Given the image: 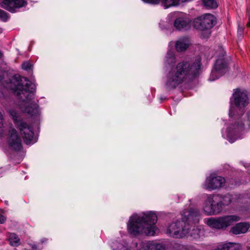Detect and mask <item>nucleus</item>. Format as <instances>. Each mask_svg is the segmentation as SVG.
I'll use <instances>...</instances> for the list:
<instances>
[{
  "label": "nucleus",
  "mask_w": 250,
  "mask_h": 250,
  "mask_svg": "<svg viewBox=\"0 0 250 250\" xmlns=\"http://www.w3.org/2000/svg\"><path fill=\"white\" fill-rule=\"evenodd\" d=\"M10 87L15 91L20 99L29 104L23 111L31 115H35L39 112V106L33 99H34L36 90L35 85L24 77L15 76L11 80Z\"/></svg>",
  "instance_id": "nucleus-1"
},
{
  "label": "nucleus",
  "mask_w": 250,
  "mask_h": 250,
  "mask_svg": "<svg viewBox=\"0 0 250 250\" xmlns=\"http://www.w3.org/2000/svg\"><path fill=\"white\" fill-rule=\"evenodd\" d=\"M201 60L197 59L194 62H182L169 71L166 83L168 89L175 88L187 79L192 78L199 73Z\"/></svg>",
  "instance_id": "nucleus-2"
},
{
  "label": "nucleus",
  "mask_w": 250,
  "mask_h": 250,
  "mask_svg": "<svg viewBox=\"0 0 250 250\" xmlns=\"http://www.w3.org/2000/svg\"><path fill=\"white\" fill-rule=\"evenodd\" d=\"M157 221V216L153 212L144 213L142 215L133 214L127 223L128 231L135 236L139 234L153 236L157 230L155 226Z\"/></svg>",
  "instance_id": "nucleus-3"
},
{
  "label": "nucleus",
  "mask_w": 250,
  "mask_h": 250,
  "mask_svg": "<svg viewBox=\"0 0 250 250\" xmlns=\"http://www.w3.org/2000/svg\"><path fill=\"white\" fill-rule=\"evenodd\" d=\"M199 215V211L197 209L190 208L184 211L182 214V220L170 224L167 228V233L175 238H180L185 236L189 232V229L188 225H186V222H198Z\"/></svg>",
  "instance_id": "nucleus-4"
},
{
  "label": "nucleus",
  "mask_w": 250,
  "mask_h": 250,
  "mask_svg": "<svg viewBox=\"0 0 250 250\" xmlns=\"http://www.w3.org/2000/svg\"><path fill=\"white\" fill-rule=\"evenodd\" d=\"M15 125L19 128L22 136L24 142L27 145H31L36 142V138L34 137V132L32 127L24 122L19 117L17 112L14 110L9 111Z\"/></svg>",
  "instance_id": "nucleus-5"
},
{
  "label": "nucleus",
  "mask_w": 250,
  "mask_h": 250,
  "mask_svg": "<svg viewBox=\"0 0 250 250\" xmlns=\"http://www.w3.org/2000/svg\"><path fill=\"white\" fill-rule=\"evenodd\" d=\"M240 220V217L236 215H225L216 218L211 217L208 220L207 225L211 228L225 229Z\"/></svg>",
  "instance_id": "nucleus-6"
},
{
  "label": "nucleus",
  "mask_w": 250,
  "mask_h": 250,
  "mask_svg": "<svg viewBox=\"0 0 250 250\" xmlns=\"http://www.w3.org/2000/svg\"><path fill=\"white\" fill-rule=\"evenodd\" d=\"M215 19L214 16L210 14H206L194 20L193 26L202 31L206 30L208 37L210 33L209 30L215 25Z\"/></svg>",
  "instance_id": "nucleus-7"
},
{
  "label": "nucleus",
  "mask_w": 250,
  "mask_h": 250,
  "mask_svg": "<svg viewBox=\"0 0 250 250\" xmlns=\"http://www.w3.org/2000/svg\"><path fill=\"white\" fill-rule=\"evenodd\" d=\"M232 103L240 110L246 107L249 104V98L246 91L240 89L234 90Z\"/></svg>",
  "instance_id": "nucleus-8"
},
{
  "label": "nucleus",
  "mask_w": 250,
  "mask_h": 250,
  "mask_svg": "<svg viewBox=\"0 0 250 250\" xmlns=\"http://www.w3.org/2000/svg\"><path fill=\"white\" fill-rule=\"evenodd\" d=\"M228 69V65L224 59L222 58L217 59L211 71L209 81H213L218 79L226 73Z\"/></svg>",
  "instance_id": "nucleus-9"
},
{
  "label": "nucleus",
  "mask_w": 250,
  "mask_h": 250,
  "mask_svg": "<svg viewBox=\"0 0 250 250\" xmlns=\"http://www.w3.org/2000/svg\"><path fill=\"white\" fill-rule=\"evenodd\" d=\"M225 183L224 178L210 174L208 177L203 185V188L209 190H213L221 188Z\"/></svg>",
  "instance_id": "nucleus-10"
},
{
  "label": "nucleus",
  "mask_w": 250,
  "mask_h": 250,
  "mask_svg": "<svg viewBox=\"0 0 250 250\" xmlns=\"http://www.w3.org/2000/svg\"><path fill=\"white\" fill-rule=\"evenodd\" d=\"M9 148L15 151H20L22 148L21 140L16 130L12 128L9 130L7 138Z\"/></svg>",
  "instance_id": "nucleus-11"
},
{
  "label": "nucleus",
  "mask_w": 250,
  "mask_h": 250,
  "mask_svg": "<svg viewBox=\"0 0 250 250\" xmlns=\"http://www.w3.org/2000/svg\"><path fill=\"white\" fill-rule=\"evenodd\" d=\"M27 4L26 0H3L1 5L4 9L14 12L16 9L25 7Z\"/></svg>",
  "instance_id": "nucleus-12"
},
{
  "label": "nucleus",
  "mask_w": 250,
  "mask_h": 250,
  "mask_svg": "<svg viewBox=\"0 0 250 250\" xmlns=\"http://www.w3.org/2000/svg\"><path fill=\"white\" fill-rule=\"evenodd\" d=\"M137 247V250H165L166 248L164 244L155 241L142 242Z\"/></svg>",
  "instance_id": "nucleus-13"
},
{
  "label": "nucleus",
  "mask_w": 250,
  "mask_h": 250,
  "mask_svg": "<svg viewBox=\"0 0 250 250\" xmlns=\"http://www.w3.org/2000/svg\"><path fill=\"white\" fill-rule=\"evenodd\" d=\"M203 210L207 215L217 214L220 213V208H218L217 204H214L213 198L209 196L204 203Z\"/></svg>",
  "instance_id": "nucleus-14"
},
{
  "label": "nucleus",
  "mask_w": 250,
  "mask_h": 250,
  "mask_svg": "<svg viewBox=\"0 0 250 250\" xmlns=\"http://www.w3.org/2000/svg\"><path fill=\"white\" fill-rule=\"evenodd\" d=\"M190 21L185 17L176 19L174 23V27L178 30H186L190 27Z\"/></svg>",
  "instance_id": "nucleus-15"
},
{
  "label": "nucleus",
  "mask_w": 250,
  "mask_h": 250,
  "mask_svg": "<svg viewBox=\"0 0 250 250\" xmlns=\"http://www.w3.org/2000/svg\"><path fill=\"white\" fill-rule=\"evenodd\" d=\"M244 128V123L240 117L232 124L230 125L228 128V132L231 134H234L242 131Z\"/></svg>",
  "instance_id": "nucleus-16"
},
{
  "label": "nucleus",
  "mask_w": 250,
  "mask_h": 250,
  "mask_svg": "<svg viewBox=\"0 0 250 250\" xmlns=\"http://www.w3.org/2000/svg\"><path fill=\"white\" fill-rule=\"evenodd\" d=\"M250 227L249 223L241 222L237 223L231 228L230 232L234 234H240L246 233Z\"/></svg>",
  "instance_id": "nucleus-17"
},
{
  "label": "nucleus",
  "mask_w": 250,
  "mask_h": 250,
  "mask_svg": "<svg viewBox=\"0 0 250 250\" xmlns=\"http://www.w3.org/2000/svg\"><path fill=\"white\" fill-rule=\"evenodd\" d=\"M189 45V40L187 37L180 38L176 42V49L178 51L186 50Z\"/></svg>",
  "instance_id": "nucleus-18"
},
{
  "label": "nucleus",
  "mask_w": 250,
  "mask_h": 250,
  "mask_svg": "<svg viewBox=\"0 0 250 250\" xmlns=\"http://www.w3.org/2000/svg\"><path fill=\"white\" fill-rule=\"evenodd\" d=\"M231 202V197L229 194H227L222 197V200L217 203L218 208H220V212L223 209L224 206H228Z\"/></svg>",
  "instance_id": "nucleus-19"
},
{
  "label": "nucleus",
  "mask_w": 250,
  "mask_h": 250,
  "mask_svg": "<svg viewBox=\"0 0 250 250\" xmlns=\"http://www.w3.org/2000/svg\"><path fill=\"white\" fill-rule=\"evenodd\" d=\"M236 245V243L230 242L220 243L215 250H235Z\"/></svg>",
  "instance_id": "nucleus-20"
},
{
  "label": "nucleus",
  "mask_w": 250,
  "mask_h": 250,
  "mask_svg": "<svg viewBox=\"0 0 250 250\" xmlns=\"http://www.w3.org/2000/svg\"><path fill=\"white\" fill-rule=\"evenodd\" d=\"M9 241L11 245L13 246H18L20 243V239L17 235L14 233L9 234Z\"/></svg>",
  "instance_id": "nucleus-21"
},
{
  "label": "nucleus",
  "mask_w": 250,
  "mask_h": 250,
  "mask_svg": "<svg viewBox=\"0 0 250 250\" xmlns=\"http://www.w3.org/2000/svg\"><path fill=\"white\" fill-rule=\"evenodd\" d=\"M160 2L166 8L179 5L181 2L180 0H160Z\"/></svg>",
  "instance_id": "nucleus-22"
},
{
  "label": "nucleus",
  "mask_w": 250,
  "mask_h": 250,
  "mask_svg": "<svg viewBox=\"0 0 250 250\" xmlns=\"http://www.w3.org/2000/svg\"><path fill=\"white\" fill-rule=\"evenodd\" d=\"M204 6L208 9H213L217 7L218 5L215 0H202Z\"/></svg>",
  "instance_id": "nucleus-23"
},
{
  "label": "nucleus",
  "mask_w": 250,
  "mask_h": 250,
  "mask_svg": "<svg viewBox=\"0 0 250 250\" xmlns=\"http://www.w3.org/2000/svg\"><path fill=\"white\" fill-rule=\"evenodd\" d=\"M166 61L168 64H172L175 62V58L173 53L171 51H168L166 57Z\"/></svg>",
  "instance_id": "nucleus-24"
},
{
  "label": "nucleus",
  "mask_w": 250,
  "mask_h": 250,
  "mask_svg": "<svg viewBox=\"0 0 250 250\" xmlns=\"http://www.w3.org/2000/svg\"><path fill=\"white\" fill-rule=\"evenodd\" d=\"M8 14L3 10L0 9V20L3 21H6L8 19Z\"/></svg>",
  "instance_id": "nucleus-25"
},
{
  "label": "nucleus",
  "mask_w": 250,
  "mask_h": 250,
  "mask_svg": "<svg viewBox=\"0 0 250 250\" xmlns=\"http://www.w3.org/2000/svg\"><path fill=\"white\" fill-rule=\"evenodd\" d=\"M22 68L25 70L31 69V64L28 62H24L21 65Z\"/></svg>",
  "instance_id": "nucleus-26"
},
{
  "label": "nucleus",
  "mask_w": 250,
  "mask_h": 250,
  "mask_svg": "<svg viewBox=\"0 0 250 250\" xmlns=\"http://www.w3.org/2000/svg\"><path fill=\"white\" fill-rule=\"evenodd\" d=\"M237 34L238 38L240 39H241L244 34L243 28L242 27H240L239 25L238 29Z\"/></svg>",
  "instance_id": "nucleus-27"
},
{
  "label": "nucleus",
  "mask_w": 250,
  "mask_h": 250,
  "mask_svg": "<svg viewBox=\"0 0 250 250\" xmlns=\"http://www.w3.org/2000/svg\"><path fill=\"white\" fill-rule=\"evenodd\" d=\"M143 1L151 4H157L160 2V0H142Z\"/></svg>",
  "instance_id": "nucleus-28"
},
{
  "label": "nucleus",
  "mask_w": 250,
  "mask_h": 250,
  "mask_svg": "<svg viewBox=\"0 0 250 250\" xmlns=\"http://www.w3.org/2000/svg\"><path fill=\"white\" fill-rule=\"evenodd\" d=\"M235 110V107H231L229 110V115L230 117H233L235 116L234 112Z\"/></svg>",
  "instance_id": "nucleus-29"
},
{
  "label": "nucleus",
  "mask_w": 250,
  "mask_h": 250,
  "mask_svg": "<svg viewBox=\"0 0 250 250\" xmlns=\"http://www.w3.org/2000/svg\"><path fill=\"white\" fill-rule=\"evenodd\" d=\"M5 217L0 214V224H3L5 221Z\"/></svg>",
  "instance_id": "nucleus-30"
},
{
  "label": "nucleus",
  "mask_w": 250,
  "mask_h": 250,
  "mask_svg": "<svg viewBox=\"0 0 250 250\" xmlns=\"http://www.w3.org/2000/svg\"><path fill=\"white\" fill-rule=\"evenodd\" d=\"M3 125V116L2 114L0 112V128Z\"/></svg>",
  "instance_id": "nucleus-31"
},
{
  "label": "nucleus",
  "mask_w": 250,
  "mask_h": 250,
  "mask_svg": "<svg viewBox=\"0 0 250 250\" xmlns=\"http://www.w3.org/2000/svg\"><path fill=\"white\" fill-rule=\"evenodd\" d=\"M120 246H118V250H131L130 249L128 248H125V247L122 248V245H120Z\"/></svg>",
  "instance_id": "nucleus-32"
},
{
  "label": "nucleus",
  "mask_w": 250,
  "mask_h": 250,
  "mask_svg": "<svg viewBox=\"0 0 250 250\" xmlns=\"http://www.w3.org/2000/svg\"><path fill=\"white\" fill-rule=\"evenodd\" d=\"M5 134L4 129H0V137H2Z\"/></svg>",
  "instance_id": "nucleus-33"
},
{
  "label": "nucleus",
  "mask_w": 250,
  "mask_h": 250,
  "mask_svg": "<svg viewBox=\"0 0 250 250\" xmlns=\"http://www.w3.org/2000/svg\"><path fill=\"white\" fill-rule=\"evenodd\" d=\"M247 15L249 17V20L250 21V6L247 8Z\"/></svg>",
  "instance_id": "nucleus-34"
},
{
  "label": "nucleus",
  "mask_w": 250,
  "mask_h": 250,
  "mask_svg": "<svg viewBox=\"0 0 250 250\" xmlns=\"http://www.w3.org/2000/svg\"><path fill=\"white\" fill-rule=\"evenodd\" d=\"M247 26L248 27H250V21L249 20V21H248V22L247 24Z\"/></svg>",
  "instance_id": "nucleus-35"
},
{
  "label": "nucleus",
  "mask_w": 250,
  "mask_h": 250,
  "mask_svg": "<svg viewBox=\"0 0 250 250\" xmlns=\"http://www.w3.org/2000/svg\"><path fill=\"white\" fill-rule=\"evenodd\" d=\"M2 56V52L0 51V58H1Z\"/></svg>",
  "instance_id": "nucleus-36"
},
{
  "label": "nucleus",
  "mask_w": 250,
  "mask_h": 250,
  "mask_svg": "<svg viewBox=\"0 0 250 250\" xmlns=\"http://www.w3.org/2000/svg\"><path fill=\"white\" fill-rule=\"evenodd\" d=\"M191 250H198L194 249L193 248H191Z\"/></svg>",
  "instance_id": "nucleus-37"
},
{
  "label": "nucleus",
  "mask_w": 250,
  "mask_h": 250,
  "mask_svg": "<svg viewBox=\"0 0 250 250\" xmlns=\"http://www.w3.org/2000/svg\"><path fill=\"white\" fill-rule=\"evenodd\" d=\"M248 250H250V248Z\"/></svg>",
  "instance_id": "nucleus-38"
}]
</instances>
